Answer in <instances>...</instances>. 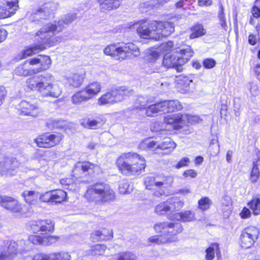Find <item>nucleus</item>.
Listing matches in <instances>:
<instances>
[{
	"label": "nucleus",
	"instance_id": "1",
	"mask_svg": "<svg viewBox=\"0 0 260 260\" xmlns=\"http://www.w3.org/2000/svg\"><path fill=\"white\" fill-rule=\"evenodd\" d=\"M64 24H68V23L60 19L44 25L35 34V41L38 43L25 47L17 55L18 58L19 60L25 59L54 46L57 42V38L54 35L62 31Z\"/></svg>",
	"mask_w": 260,
	"mask_h": 260
},
{
	"label": "nucleus",
	"instance_id": "2",
	"mask_svg": "<svg viewBox=\"0 0 260 260\" xmlns=\"http://www.w3.org/2000/svg\"><path fill=\"white\" fill-rule=\"evenodd\" d=\"M115 166L123 176H139L145 172L147 167L145 157L135 152L122 153L116 159Z\"/></svg>",
	"mask_w": 260,
	"mask_h": 260
},
{
	"label": "nucleus",
	"instance_id": "3",
	"mask_svg": "<svg viewBox=\"0 0 260 260\" xmlns=\"http://www.w3.org/2000/svg\"><path fill=\"white\" fill-rule=\"evenodd\" d=\"M84 198L95 205H103L113 201L116 198V193L109 184L104 181H97L87 187Z\"/></svg>",
	"mask_w": 260,
	"mask_h": 260
},
{
	"label": "nucleus",
	"instance_id": "4",
	"mask_svg": "<svg viewBox=\"0 0 260 260\" xmlns=\"http://www.w3.org/2000/svg\"><path fill=\"white\" fill-rule=\"evenodd\" d=\"M49 56L39 54L37 57L26 60L15 70V74L19 76H28L48 70L51 64Z\"/></svg>",
	"mask_w": 260,
	"mask_h": 260
},
{
	"label": "nucleus",
	"instance_id": "5",
	"mask_svg": "<svg viewBox=\"0 0 260 260\" xmlns=\"http://www.w3.org/2000/svg\"><path fill=\"white\" fill-rule=\"evenodd\" d=\"M200 118L197 115H190L186 114H171L165 117L164 120V132H172L174 130L179 131L184 134H188L190 131L186 128L189 124L199 123Z\"/></svg>",
	"mask_w": 260,
	"mask_h": 260
},
{
	"label": "nucleus",
	"instance_id": "6",
	"mask_svg": "<svg viewBox=\"0 0 260 260\" xmlns=\"http://www.w3.org/2000/svg\"><path fill=\"white\" fill-rule=\"evenodd\" d=\"M100 167L89 160L78 161L73 168V176L80 183L87 184L98 174Z\"/></svg>",
	"mask_w": 260,
	"mask_h": 260
},
{
	"label": "nucleus",
	"instance_id": "7",
	"mask_svg": "<svg viewBox=\"0 0 260 260\" xmlns=\"http://www.w3.org/2000/svg\"><path fill=\"white\" fill-rule=\"evenodd\" d=\"M138 51V48L133 43L118 42L107 45L104 53L118 60H123Z\"/></svg>",
	"mask_w": 260,
	"mask_h": 260
},
{
	"label": "nucleus",
	"instance_id": "8",
	"mask_svg": "<svg viewBox=\"0 0 260 260\" xmlns=\"http://www.w3.org/2000/svg\"><path fill=\"white\" fill-rule=\"evenodd\" d=\"M193 51L190 46L179 50L180 56L174 53H166L164 54V66L167 68L175 69L177 72L182 71V66L187 62L193 55Z\"/></svg>",
	"mask_w": 260,
	"mask_h": 260
},
{
	"label": "nucleus",
	"instance_id": "9",
	"mask_svg": "<svg viewBox=\"0 0 260 260\" xmlns=\"http://www.w3.org/2000/svg\"><path fill=\"white\" fill-rule=\"evenodd\" d=\"M134 92L128 87L121 86L108 89L98 99L99 106L112 105L124 100L125 97Z\"/></svg>",
	"mask_w": 260,
	"mask_h": 260
},
{
	"label": "nucleus",
	"instance_id": "10",
	"mask_svg": "<svg viewBox=\"0 0 260 260\" xmlns=\"http://www.w3.org/2000/svg\"><path fill=\"white\" fill-rule=\"evenodd\" d=\"M64 138V135L60 132H47L39 135L34 142L39 148L49 149L61 144Z\"/></svg>",
	"mask_w": 260,
	"mask_h": 260
},
{
	"label": "nucleus",
	"instance_id": "11",
	"mask_svg": "<svg viewBox=\"0 0 260 260\" xmlns=\"http://www.w3.org/2000/svg\"><path fill=\"white\" fill-rule=\"evenodd\" d=\"M0 206L15 214L21 215L24 213L23 206L12 196L0 195Z\"/></svg>",
	"mask_w": 260,
	"mask_h": 260
},
{
	"label": "nucleus",
	"instance_id": "12",
	"mask_svg": "<svg viewBox=\"0 0 260 260\" xmlns=\"http://www.w3.org/2000/svg\"><path fill=\"white\" fill-rule=\"evenodd\" d=\"M60 239L58 236L46 235L43 233L40 234L36 232L32 233L28 236L27 240L33 245L49 246L58 242Z\"/></svg>",
	"mask_w": 260,
	"mask_h": 260
},
{
	"label": "nucleus",
	"instance_id": "13",
	"mask_svg": "<svg viewBox=\"0 0 260 260\" xmlns=\"http://www.w3.org/2000/svg\"><path fill=\"white\" fill-rule=\"evenodd\" d=\"M259 234L258 229L254 226L245 228L241 235V246L243 248H250L257 239Z\"/></svg>",
	"mask_w": 260,
	"mask_h": 260
},
{
	"label": "nucleus",
	"instance_id": "14",
	"mask_svg": "<svg viewBox=\"0 0 260 260\" xmlns=\"http://www.w3.org/2000/svg\"><path fill=\"white\" fill-rule=\"evenodd\" d=\"M20 162L15 157L5 156L2 161H0V175L12 176L14 175L19 168Z\"/></svg>",
	"mask_w": 260,
	"mask_h": 260
},
{
	"label": "nucleus",
	"instance_id": "15",
	"mask_svg": "<svg viewBox=\"0 0 260 260\" xmlns=\"http://www.w3.org/2000/svg\"><path fill=\"white\" fill-rule=\"evenodd\" d=\"M19 9V0H0V19L10 18Z\"/></svg>",
	"mask_w": 260,
	"mask_h": 260
},
{
	"label": "nucleus",
	"instance_id": "16",
	"mask_svg": "<svg viewBox=\"0 0 260 260\" xmlns=\"http://www.w3.org/2000/svg\"><path fill=\"white\" fill-rule=\"evenodd\" d=\"M160 23L157 21H153L151 23H147L145 21L142 22L138 26L136 29L137 33L140 38L143 39H148L151 38L152 32H157L160 29Z\"/></svg>",
	"mask_w": 260,
	"mask_h": 260
},
{
	"label": "nucleus",
	"instance_id": "17",
	"mask_svg": "<svg viewBox=\"0 0 260 260\" xmlns=\"http://www.w3.org/2000/svg\"><path fill=\"white\" fill-rule=\"evenodd\" d=\"M30 230L32 233L40 232L46 235L53 233L55 230L54 222L50 219H41L34 221L30 224Z\"/></svg>",
	"mask_w": 260,
	"mask_h": 260
},
{
	"label": "nucleus",
	"instance_id": "18",
	"mask_svg": "<svg viewBox=\"0 0 260 260\" xmlns=\"http://www.w3.org/2000/svg\"><path fill=\"white\" fill-rule=\"evenodd\" d=\"M19 114L22 116L37 117L41 113V108L32 101H22L17 106Z\"/></svg>",
	"mask_w": 260,
	"mask_h": 260
},
{
	"label": "nucleus",
	"instance_id": "19",
	"mask_svg": "<svg viewBox=\"0 0 260 260\" xmlns=\"http://www.w3.org/2000/svg\"><path fill=\"white\" fill-rule=\"evenodd\" d=\"M113 230L109 228H101L93 230L90 233L89 239L92 242L108 241L113 239Z\"/></svg>",
	"mask_w": 260,
	"mask_h": 260
},
{
	"label": "nucleus",
	"instance_id": "20",
	"mask_svg": "<svg viewBox=\"0 0 260 260\" xmlns=\"http://www.w3.org/2000/svg\"><path fill=\"white\" fill-rule=\"evenodd\" d=\"M164 239L167 242L176 241V235L182 231L181 224L179 222H170L164 223Z\"/></svg>",
	"mask_w": 260,
	"mask_h": 260
},
{
	"label": "nucleus",
	"instance_id": "21",
	"mask_svg": "<svg viewBox=\"0 0 260 260\" xmlns=\"http://www.w3.org/2000/svg\"><path fill=\"white\" fill-rule=\"evenodd\" d=\"M32 260H71V255L70 252L66 251L54 252L48 254L39 253L34 256Z\"/></svg>",
	"mask_w": 260,
	"mask_h": 260
},
{
	"label": "nucleus",
	"instance_id": "22",
	"mask_svg": "<svg viewBox=\"0 0 260 260\" xmlns=\"http://www.w3.org/2000/svg\"><path fill=\"white\" fill-rule=\"evenodd\" d=\"M39 77L41 78V80L39 82L36 90L43 97L51 96L56 98L57 95L52 91L53 85L50 82V80L47 77L43 75H40Z\"/></svg>",
	"mask_w": 260,
	"mask_h": 260
},
{
	"label": "nucleus",
	"instance_id": "23",
	"mask_svg": "<svg viewBox=\"0 0 260 260\" xmlns=\"http://www.w3.org/2000/svg\"><path fill=\"white\" fill-rule=\"evenodd\" d=\"M106 120L102 116H96L94 118L85 117L81 119L80 124L84 128L89 129H98L102 127Z\"/></svg>",
	"mask_w": 260,
	"mask_h": 260
},
{
	"label": "nucleus",
	"instance_id": "24",
	"mask_svg": "<svg viewBox=\"0 0 260 260\" xmlns=\"http://www.w3.org/2000/svg\"><path fill=\"white\" fill-rule=\"evenodd\" d=\"M123 0H96L100 10L103 13H109L118 9Z\"/></svg>",
	"mask_w": 260,
	"mask_h": 260
},
{
	"label": "nucleus",
	"instance_id": "25",
	"mask_svg": "<svg viewBox=\"0 0 260 260\" xmlns=\"http://www.w3.org/2000/svg\"><path fill=\"white\" fill-rule=\"evenodd\" d=\"M85 77L86 72L84 71H78L67 78V83L73 88H78L83 84Z\"/></svg>",
	"mask_w": 260,
	"mask_h": 260
},
{
	"label": "nucleus",
	"instance_id": "26",
	"mask_svg": "<svg viewBox=\"0 0 260 260\" xmlns=\"http://www.w3.org/2000/svg\"><path fill=\"white\" fill-rule=\"evenodd\" d=\"M18 254L17 244L11 243L7 247L0 251V260H12Z\"/></svg>",
	"mask_w": 260,
	"mask_h": 260
},
{
	"label": "nucleus",
	"instance_id": "27",
	"mask_svg": "<svg viewBox=\"0 0 260 260\" xmlns=\"http://www.w3.org/2000/svg\"><path fill=\"white\" fill-rule=\"evenodd\" d=\"M102 88V84L98 81H93L87 84L83 89L85 92L90 100L96 96L101 91Z\"/></svg>",
	"mask_w": 260,
	"mask_h": 260
},
{
	"label": "nucleus",
	"instance_id": "28",
	"mask_svg": "<svg viewBox=\"0 0 260 260\" xmlns=\"http://www.w3.org/2000/svg\"><path fill=\"white\" fill-rule=\"evenodd\" d=\"M162 104L161 103H156L146 107L144 106H141L135 108L138 111H145V115L148 117H153L161 110Z\"/></svg>",
	"mask_w": 260,
	"mask_h": 260
},
{
	"label": "nucleus",
	"instance_id": "29",
	"mask_svg": "<svg viewBox=\"0 0 260 260\" xmlns=\"http://www.w3.org/2000/svg\"><path fill=\"white\" fill-rule=\"evenodd\" d=\"M192 75L189 77L180 75L179 76H175V78L172 79L177 83V88L182 89L183 92L188 90V87L191 83L193 82Z\"/></svg>",
	"mask_w": 260,
	"mask_h": 260
},
{
	"label": "nucleus",
	"instance_id": "30",
	"mask_svg": "<svg viewBox=\"0 0 260 260\" xmlns=\"http://www.w3.org/2000/svg\"><path fill=\"white\" fill-rule=\"evenodd\" d=\"M53 204H60L68 201L67 192L62 189L52 190Z\"/></svg>",
	"mask_w": 260,
	"mask_h": 260
},
{
	"label": "nucleus",
	"instance_id": "31",
	"mask_svg": "<svg viewBox=\"0 0 260 260\" xmlns=\"http://www.w3.org/2000/svg\"><path fill=\"white\" fill-rule=\"evenodd\" d=\"M184 205L183 202L175 198H171L164 202V211L178 210Z\"/></svg>",
	"mask_w": 260,
	"mask_h": 260
},
{
	"label": "nucleus",
	"instance_id": "32",
	"mask_svg": "<svg viewBox=\"0 0 260 260\" xmlns=\"http://www.w3.org/2000/svg\"><path fill=\"white\" fill-rule=\"evenodd\" d=\"M183 107L178 100L164 101V113L174 112L181 110Z\"/></svg>",
	"mask_w": 260,
	"mask_h": 260
},
{
	"label": "nucleus",
	"instance_id": "33",
	"mask_svg": "<svg viewBox=\"0 0 260 260\" xmlns=\"http://www.w3.org/2000/svg\"><path fill=\"white\" fill-rule=\"evenodd\" d=\"M83 88L74 93L71 98V101L74 105H79L83 103L90 100L88 96L85 94Z\"/></svg>",
	"mask_w": 260,
	"mask_h": 260
},
{
	"label": "nucleus",
	"instance_id": "34",
	"mask_svg": "<svg viewBox=\"0 0 260 260\" xmlns=\"http://www.w3.org/2000/svg\"><path fill=\"white\" fill-rule=\"evenodd\" d=\"M110 260H137V257L132 251L127 250L113 255Z\"/></svg>",
	"mask_w": 260,
	"mask_h": 260
},
{
	"label": "nucleus",
	"instance_id": "35",
	"mask_svg": "<svg viewBox=\"0 0 260 260\" xmlns=\"http://www.w3.org/2000/svg\"><path fill=\"white\" fill-rule=\"evenodd\" d=\"M107 249V246L105 244H95L90 246L87 250V253L89 255L101 256L103 255Z\"/></svg>",
	"mask_w": 260,
	"mask_h": 260
},
{
	"label": "nucleus",
	"instance_id": "36",
	"mask_svg": "<svg viewBox=\"0 0 260 260\" xmlns=\"http://www.w3.org/2000/svg\"><path fill=\"white\" fill-rule=\"evenodd\" d=\"M39 194V192L35 190H24L21 196L26 203L32 205L37 202Z\"/></svg>",
	"mask_w": 260,
	"mask_h": 260
},
{
	"label": "nucleus",
	"instance_id": "37",
	"mask_svg": "<svg viewBox=\"0 0 260 260\" xmlns=\"http://www.w3.org/2000/svg\"><path fill=\"white\" fill-rule=\"evenodd\" d=\"M140 148L145 150L156 151L161 149L160 145L156 141H149L148 138L142 141L139 145Z\"/></svg>",
	"mask_w": 260,
	"mask_h": 260
},
{
	"label": "nucleus",
	"instance_id": "38",
	"mask_svg": "<svg viewBox=\"0 0 260 260\" xmlns=\"http://www.w3.org/2000/svg\"><path fill=\"white\" fill-rule=\"evenodd\" d=\"M191 31L190 35V39H193L200 37L206 33V29L204 28L203 25L201 24L197 23L193 25L191 28Z\"/></svg>",
	"mask_w": 260,
	"mask_h": 260
},
{
	"label": "nucleus",
	"instance_id": "39",
	"mask_svg": "<svg viewBox=\"0 0 260 260\" xmlns=\"http://www.w3.org/2000/svg\"><path fill=\"white\" fill-rule=\"evenodd\" d=\"M76 181H78V179H76L73 176V171L71 177L62 178L60 180V183L67 189L70 190L74 189L76 187Z\"/></svg>",
	"mask_w": 260,
	"mask_h": 260
},
{
	"label": "nucleus",
	"instance_id": "40",
	"mask_svg": "<svg viewBox=\"0 0 260 260\" xmlns=\"http://www.w3.org/2000/svg\"><path fill=\"white\" fill-rule=\"evenodd\" d=\"M50 125H51L53 128L62 129L64 132H66L68 129H70V127L68 125L67 122L65 120L62 119H57L53 120L47 124L48 126Z\"/></svg>",
	"mask_w": 260,
	"mask_h": 260
},
{
	"label": "nucleus",
	"instance_id": "41",
	"mask_svg": "<svg viewBox=\"0 0 260 260\" xmlns=\"http://www.w3.org/2000/svg\"><path fill=\"white\" fill-rule=\"evenodd\" d=\"M247 205L254 215H260V199L259 198L253 199L248 203Z\"/></svg>",
	"mask_w": 260,
	"mask_h": 260
},
{
	"label": "nucleus",
	"instance_id": "42",
	"mask_svg": "<svg viewBox=\"0 0 260 260\" xmlns=\"http://www.w3.org/2000/svg\"><path fill=\"white\" fill-rule=\"evenodd\" d=\"M206 260H213L215 257V253H216L217 256L220 253L218 245L216 243L212 244L206 250Z\"/></svg>",
	"mask_w": 260,
	"mask_h": 260
},
{
	"label": "nucleus",
	"instance_id": "43",
	"mask_svg": "<svg viewBox=\"0 0 260 260\" xmlns=\"http://www.w3.org/2000/svg\"><path fill=\"white\" fill-rule=\"evenodd\" d=\"M175 219H176L177 220H181L185 222L191 221L194 218L193 213L190 211H187L180 213H177L175 214Z\"/></svg>",
	"mask_w": 260,
	"mask_h": 260
},
{
	"label": "nucleus",
	"instance_id": "44",
	"mask_svg": "<svg viewBox=\"0 0 260 260\" xmlns=\"http://www.w3.org/2000/svg\"><path fill=\"white\" fill-rule=\"evenodd\" d=\"M176 146L175 143L169 138H164V154L172 152Z\"/></svg>",
	"mask_w": 260,
	"mask_h": 260
},
{
	"label": "nucleus",
	"instance_id": "45",
	"mask_svg": "<svg viewBox=\"0 0 260 260\" xmlns=\"http://www.w3.org/2000/svg\"><path fill=\"white\" fill-rule=\"evenodd\" d=\"M174 31V24L172 21H164V37L168 36Z\"/></svg>",
	"mask_w": 260,
	"mask_h": 260
},
{
	"label": "nucleus",
	"instance_id": "46",
	"mask_svg": "<svg viewBox=\"0 0 260 260\" xmlns=\"http://www.w3.org/2000/svg\"><path fill=\"white\" fill-rule=\"evenodd\" d=\"M259 164L258 163V162H253V167L250 175V180L253 183L256 182L259 177V172L258 171V169L257 168Z\"/></svg>",
	"mask_w": 260,
	"mask_h": 260
},
{
	"label": "nucleus",
	"instance_id": "47",
	"mask_svg": "<svg viewBox=\"0 0 260 260\" xmlns=\"http://www.w3.org/2000/svg\"><path fill=\"white\" fill-rule=\"evenodd\" d=\"M152 191V194L156 197H160L162 194V182H156L152 188L150 189Z\"/></svg>",
	"mask_w": 260,
	"mask_h": 260
},
{
	"label": "nucleus",
	"instance_id": "48",
	"mask_svg": "<svg viewBox=\"0 0 260 260\" xmlns=\"http://www.w3.org/2000/svg\"><path fill=\"white\" fill-rule=\"evenodd\" d=\"M211 201L209 198L203 197L198 202L199 208L202 210H206L210 207Z\"/></svg>",
	"mask_w": 260,
	"mask_h": 260
},
{
	"label": "nucleus",
	"instance_id": "49",
	"mask_svg": "<svg viewBox=\"0 0 260 260\" xmlns=\"http://www.w3.org/2000/svg\"><path fill=\"white\" fill-rule=\"evenodd\" d=\"M52 9V3L51 2L44 3L36 11V14L49 13Z\"/></svg>",
	"mask_w": 260,
	"mask_h": 260
},
{
	"label": "nucleus",
	"instance_id": "50",
	"mask_svg": "<svg viewBox=\"0 0 260 260\" xmlns=\"http://www.w3.org/2000/svg\"><path fill=\"white\" fill-rule=\"evenodd\" d=\"M174 53V54H178L179 50L175 51L173 43L172 41H168L164 43V54L166 53Z\"/></svg>",
	"mask_w": 260,
	"mask_h": 260
},
{
	"label": "nucleus",
	"instance_id": "51",
	"mask_svg": "<svg viewBox=\"0 0 260 260\" xmlns=\"http://www.w3.org/2000/svg\"><path fill=\"white\" fill-rule=\"evenodd\" d=\"M52 190L46 191L39 197V199L42 202L46 203L53 204Z\"/></svg>",
	"mask_w": 260,
	"mask_h": 260
},
{
	"label": "nucleus",
	"instance_id": "52",
	"mask_svg": "<svg viewBox=\"0 0 260 260\" xmlns=\"http://www.w3.org/2000/svg\"><path fill=\"white\" fill-rule=\"evenodd\" d=\"M190 162V159L187 157L182 158L175 165L174 167L179 169L183 167H187Z\"/></svg>",
	"mask_w": 260,
	"mask_h": 260
},
{
	"label": "nucleus",
	"instance_id": "53",
	"mask_svg": "<svg viewBox=\"0 0 260 260\" xmlns=\"http://www.w3.org/2000/svg\"><path fill=\"white\" fill-rule=\"evenodd\" d=\"M39 81H37L35 77L29 78L26 81L27 86L31 90L37 89Z\"/></svg>",
	"mask_w": 260,
	"mask_h": 260
},
{
	"label": "nucleus",
	"instance_id": "54",
	"mask_svg": "<svg viewBox=\"0 0 260 260\" xmlns=\"http://www.w3.org/2000/svg\"><path fill=\"white\" fill-rule=\"evenodd\" d=\"M223 10V7L222 5H221L220 7V10L218 12V18L221 26L223 28H224L226 26V24Z\"/></svg>",
	"mask_w": 260,
	"mask_h": 260
},
{
	"label": "nucleus",
	"instance_id": "55",
	"mask_svg": "<svg viewBox=\"0 0 260 260\" xmlns=\"http://www.w3.org/2000/svg\"><path fill=\"white\" fill-rule=\"evenodd\" d=\"M216 61L212 58H206L203 60V64L206 69H212L216 65Z\"/></svg>",
	"mask_w": 260,
	"mask_h": 260
},
{
	"label": "nucleus",
	"instance_id": "56",
	"mask_svg": "<svg viewBox=\"0 0 260 260\" xmlns=\"http://www.w3.org/2000/svg\"><path fill=\"white\" fill-rule=\"evenodd\" d=\"M156 183V182L155 181V178L152 177H147L145 178L144 181L146 188L149 190L152 188V187Z\"/></svg>",
	"mask_w": 260,
	"mask_h": 260
},
{
	"label": "nucleus",
	"instance_id": "57",
	"mask_svg": "<svg viewBox=\"0 0 260 260\" xmlns=\"http://www.w3.org/2000/svg\"><path fill=\"white\" fill-rule=\"evenodd\" d=\"M159 57V53L157 51H151L148 54V60L150 61H153L157 59Z\"/></svg>",
	"mask_w": 260,
	"mask_h": 260
},
{
	"label": "nucleus",
	"instance_id": "58",
	"mask_svg": "<svg viewBox=\"0 0 260 260\" xmlns=\"http://www.w3.org/2000/svg\"><path fill=\"white\" fill-rule=\"evenodd\" d=\"M183 175L185 178H194L197 176V172L194 170L189 169L184 172Z\"/></svg>",
	"mask_w": 260,
	"mask_h": 260
},
{
	"label": "nucleus",
	"instance_id": "59",
	"mask_svg": "<svg viewBox=\"0 0 260 260\" xmlns=\"http://www.w3.org/2000/svg\"><path fill=\"white\" fill-rule=\"evenodd\" d=\"M251 211L246 207H244L240 213V217L243 219L248 218L251 216Z\"/></svg>",
	"mask_w": 260,
	"mask_h": 260
},
{
	"label": "nucleus",
	"instance_id": "60",
	"mask_svg": "<svg viewBox=\"0 0 260 260\" xmlns=\"http://www.w3.org/2000/svg\"><path fill=\"white\" fill-rule=\"evenodd\" d=\"M8 36V31L2 26L0 25V43L3 42Z\"/></svg>",
	"mask_w": 260,
	"mask_h": 260
},
{
	"label": "nucleus",
	"instance_id": "61",
	"mask_svg": "<svg viewBox=\"0 0 260 260\" xmlns=\"http://www.w3.org/2000/svg\"><path fill=\"white\" fill-rule=\"evenodd\" d=\"M41 151L42 152V153L40 154V156L42 157H50L54 155L55 154L54 151L51 150H46Z\"/></svg>",
	"mask_w": 260,
	"mask_h": 260
},
{
	"label": "nucleus",
	"instance_id": "62",
	"mask_svg": "<svg viewBox=\"0 0 260 260\" xmlns=\"http://www.w3.org/2000/svg\"><path fill=\"white\" fill-rule=\"evenodd\" d=\"M251 12L254 18H259L260 17V6L255 5L252 8Z\"/></svg>",
	"mask_w": 260,
	"mask_h": 260
},
{
	"label": "nucleus",
	"instance_id": "63",
	"mask_svg": "<svg viewBox=\"0 0 260 260\" xmlns=\"http://www.w3.org/2000/svg\"><path fill=\"white\" fill-rule=\"evenodd\" d=\"M6 90L5 88L0 85V105H1L3 103V101L4 100V98L6 95Z\"/></svg>",
	"mask_w": 260,
	"mask_h": 260
},
{
	"label": "nucleus",
	"instance_id": "64",
	"mask_svg": "<svg viewBox=\"0 0 260 260\" xmlns=\"http://www.w3.org/2000/svg\"><path fill=\"white\" fill-rule=\"evenodd\" d=\"M212 4V0H198V4L200 6H209Z\"/></svg>",
	"mask_w": 260,
	"mask_h": 260
}]
</instances>
